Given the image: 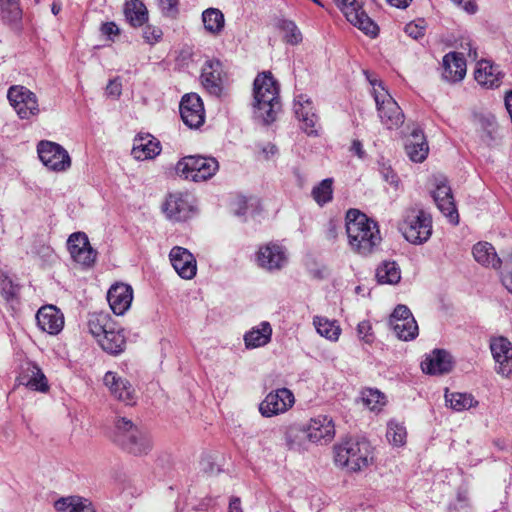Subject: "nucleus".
<instances>
[{
  "instance_id": "1",
  "label": "nucleus",
  "mask_w": 512,
  "mask_h": 512,
  "mask_svg": "<svg viewBox=\"0 0 512 512\" xmlns=\"http://www.w3.org/2000/svg\"><path fill=\"white\" fill-rule=\"evenodd\" d=\"M345 220L348 244L351 249L362 255L371 253L381 241L376 222L358 209H349Z\"/></svg>"
},
{
  "instance_id": "2",
  "label": "nucleus",
  "mask_w": 512,
  "mask_h": 512,
  "mask_svg": "<svg viewBox=\"0 0 512 512\" xmlns=\"http://www.w3.org/2000/svg\"><path fill=\"white\" fill-rule=\"evenodd\" d=\"M373 462V449L367 441L348 439L335 447V463L348 472H361Z\"/></svg>"
},
{
  "instance_id": "3",
  "label": "nucleus",
  "mask_w": 512,
  "mask_h": 512,
  "mask_svg": "<svg viewBox=\"0 0 512 512\" xmlns=\"http://www.w3.org/2000/svg\"><path fill=\"white\" fill-rule=\"evenodd\" d=\"M254 108L266 121L274 120L280 109L279 85L271 72L258 74L253 83Z\"/></svg>"
},
{
  "instance_id": "4",
  "label": "nucleus",
  "mask_w": 512,
  "mask_h": 512,
  "mask_svg": "<svg viewBox=\"0 0 512 512\" xmlns=\"http://www.w3.org/2000/svg\"><path fill=\"white\" fill-rule=\"evenodd\" d=\"M398 229L407 242L413 245H421L432 236V217L421 208H408L399 223Z\"/></svg>"
},
{
  "instance_id": "5",
  "label": "nucleus",
  "mask_w": 512,
  "mask_h": 512,
  "mask_svg": "<svg viewBox=\"0 0 512 512\" xmlns=\"http://www.w3.org/2000/svg\"><path fill=\"white\" fill-rule=\"evenodd\" d=\"M219 169L218 161L213 157L189 155L181 158L176 172L186 180L193 182L205 181L213 177Z\"/></svg>"
},
{
  "instance_id": "6",
  "label": "nucleus",
  "mask_w": 512,
  "mask_h": 512,
  "mask_svg": "<svg viewBox=\"0 0 512 512\" xmlns=\"http://www.w3.org/2000/svg\"><path fill=\"white\" fill-rule=\"evenodd\" d=\"M370 83L373 86L374 99L381 122L388 129L399 127L403 123V114L400 107L385 90L380 81L371 80Z\"/></svg>"
},
{
  "instance_id": "7",
  "label": "nucleus",
  "mask_w": 512,
  "mask_h": 512,
  "mask_svg": "<svg viewBox=\"0 0 512 512\" xmlns=\"http://www.w3.org/2000/svg\"><path fill=\"white\" fill-rule=\"evenodd\" d=\"M337 7L354 27L370 36L378 34L377 24L366 14L362 0H336Z\"/></svg>"
},
{
  "instance_id": "8",
  "label": "nucleus",
  "mask_w": 512,
  "mask_h": 512,
  "mask_svg": "<svg viewBox=\"0 0 512 512\" xmlns=\"http://www.w3.org/2000/svg\"><path fill=\"white\" fill-rule=\"evenodd\" d=\"M37 152L42 164L51 171H65L71 166V158L68 152L55 142L40 141Z\"/></svg>"
},
{
  "instance_id": "9",
  "label": "nucleus",
  "mask_w": 512,
  "mask_h": 512,
  "mask_svg": "<svg viewBox=\"0 0 512 512\" xmlns=\"http://www.w3.org/2000/svg\"><path fill=\"white\" fill-rule=\"evenodd\" d=\"M67 249L73 261L82 268H91L97 259V252L91 246L84 232L72 233L67 240Z\"/></svg>"
},
{
  "instance_id": "10",
  "label": "nucleus",
  "mask_w": 512,
  "mask_h": 512,
  "mask_svg": "<svg viewBox=\"0 0 512 512\" xmlns=\"http://www.w3.org/2000/svg\"><path fill=\"white\" fill-rule=\"evenodd\" d=\"M8 99L17 115L22 119H28L39 113V105L36 95L23 86H13L8 90Z\"/></svg>"
},
{
  "instance_id": "11",
  "label": "nucleus",
  "mask_w": 512,
  "mask_h": 512,
  "mask_svg": "<svg viewBox=\"0 0 512 512\" xmlns=\"http://www.w3.org/2000/svg\"><path fill=\"white\" fill-rule=\"evenodd\" d=\"M103 381L113 398L126 405L136 403V390L126 377L118 372L108 371L105 373Z\"/></svg>"
},
{
  "instance_id": "12",
  "label": "nucleus",
  "mask_w": 512,
  "mask_h": 512,
  "mask_svg": "<svg viewBox=\"0 0 512 512\" xmlns=\"http://www.w3.org/2000/svg\"><path fill=\"white\" fill-rule=\"evenodd\" d=\"M389 324L396 336L404 341L413 340L418 335V325L411 311L398 305L390 316Z\"/></svg>"
},
{
  "instance_id": "13",
  "label": "nucleus",
  "mask_w": 512,
  "mask_h": 512,
  "mask_svg": "<svg viewBox=\"0 0 512 512\" xmlns=\"http://www.w3.org/2000/svg\"><path fill=\"white\" fill-rule=\"evenodd\" d=\"M294 403V394L287 388H280L265 397L259 405V411L265 417H272L285 413Z\"/></svg>"
},
{
  "instance_id": "14",
  "label": "nucleus",
  "mask_w": 512,
  "mask_h": 512,
  "mask_svg": "<svg viewBox=\"0 0 512 512\" xmlns=\"http://www.w3.org/2000/svg\"><path fill=\"white\" fill-rule=\"evenodd\" d=\"M180 115L189 128L196 129L205 121V109L201 98L195 93H189L182 97L180 102Z\"/></svg>"
},
{
  "instance_id": "15",
  "label": "nucleus",
  "mask_w": 512,
  "mask_h": 512,
  "mask_svg": "<svg viewBox=\"0 0 512 512\" xmlns=\"http://www.w3.org/2000/svg\"><path fill=\"white\" fill-rule=\"evenodd\" d=\"M38 328L49 335H58L64 328V314L54 305H44L36 313Z\"/></svg>"
},
{
  "instance_id": "16",
  "label": "nucleus",
  "mask_w": 512,
  "mask_h": 512,
  "mask_svg": "<svg viewBox=\"0 0 512 512\" xmlns=\"http://www.w3.org/2000/svg\"><path fill=\"white\" fill-rule=\"evenodd\" d=\"M305 433L311 442H328L335 436V425L329 416L317 415L309 420Z\"/></svg>"
},
{
  "instance_id": "17",
  "label": "nucleus",
  "mask_w": 512,
  "mask_h": 512,
  "mask_svg": "<svg viewBox=\"0 0 512 512\" xmlns=\"http://www.w3.org/2000/svg\"><path fill=\"white\" fill-rule=\"evenodd\" d=\"M107 300L112 312L117 316H122L131 307L133 289L128 284L116 283L108 290Z\"/></svg>"
},
{
  "instance_id": "18",
  "label": "nucleus",
  "mask_w": 512,
  "mask_h": 512,
  "mask_svg": "<svg viewBox=\"0 0 512 512\" xmlns=\"http://www.w3.org/2000/svg\"><path fill=\"white\" fill-rule=\"evenodd\" d=\"M171 264L177 274L183 279H192L197 272L194 256L183 247H174L169 254Z\"/></svg>"
},
{
  "instance_id": "19",
  "label": "nucleus",
  "mask_w": 512,
  "mask_h": 512,
  "mask_svg": "<svg viewBox=\"0 0 512 512\" xmlns=\"http://www.w3.org/2000/svg\"><path fill=\"white\" fill-rule=\"evenodd\" d=\"M491 353L498 364V373L508 376L512 371V344L505 337H496L490 343Z\"/></svg>"
},
{
  "instance_id": "20",
  "label": "nucleus",
  "mask_w": 512,
  "mask_h": 512,
  "mask_svg": "<svg viewBox=\"0 0 512 512\" xmlns=\"http://www.w3.org/2000/svg\"><path fill=\"white\" fill-rule=\"evenodd\" d=\"M17 380L20 385H24L33 391L46 393L49 390L46 376L34 362H27L22 366V371Z\"/></svg>"
},
{
  "instance_id": "21",
  "label": "nucleus",
  "mask_w": 512,
  "mask_h": 512,
  "mask_svg": "<svg viewBox=\"0 0 512 512\" xmlns=\"http://www.w3.org/2000/svg\"><path fill=\"white\" fill-rule=\"evenodd\" d=\"M433 197L441 213L454 225L459 223V214L453 199L451 188L446 183H440L433 191Z\"/></svg>"
},
{
  "instance_id": "22",
  "label": "nucleus",
  "mask_w": 512,
  "mask_h": 512,
  "mask_svg": "<svg viewBox=\"0 0 512 512\" xmlns=\"http://www.w3.org/2000/svg\"><path fill=\"white\" fill-rule=\"evenodd\" d=\"M452 358L444 350L435 349L426 355L421 363L422 371L429 375H440L449 372L452 369Z\"/></svg>"
},
{
  "instance_id": "23",
  "label": "nucleus",
  "mask_w": 512,
  "mask_h": 512,
  "mask_svg": "<svg viewBox=\"0 0 512 512\" xmlns=\"http://www.w3.org/2000/svg\"><path fill=\"white\" fill-rule=\"evenodd\" d=\"M474 78L481 87L492 89L500 86L502 73L499 68L490 61L481 60L476 64Z\"/></svg>"
},
{
  "instance_id": "24",
  "label": "nucleus",
  "mask_w": 512,
  "mask_h": 512,
  "mask_svg": "<svg viewBox=\"0 0 512 512\" xmlns=\"http://www.w3.org/2000/svg\"><path fill=\"white\" fill-rule=\"evenodd\" d=\"M294 111L302 123V129L309 135L316 134L317 117L311 100L305 95H299L294 101Z\"/></svg>"
},
{
  "instance_id": "25",
  "label": "nucleus",
  "mask_w": 512,
  "mask_h": 512,
  "mask_svg": "<svg viewBox=\"0 0 512 512\" xmlns=\"http://www.w3.org/2000/svg\"><path fill=\"white\" fill-rule=\"evenodd\" d=\"M225 78L226 74L222 64L218 60L207 62L201 74L202 84L207 90L215 94L220 92L221 85L224 83Z\"/></svg>"
},
{
  "instance_id": "26",
  "label": "nucleus",
  "mask_w": 512,
  "mask_h": 512,
  "mask_svg": "<svg viewBox=\"0 0 512 512\" xmlns=\"http://www.w3.org/2000/svg\"><path fill=\"white\" fill-rule=\"evenodd\" d=\"M257 262L267 270L280 269L286 262V256L279 246L268 244L259 248Z\"/></svg>"
},
{
  "instance_id": "27",
  "label": "nucleus",
  "mask_w": 512,
  "mask_h": 512,
  "mask_svg": "<svg viewBox=\"0 0 512 512\" xmlns=\"http://www.w3.org/2000/svg\"><path fill=\"white\" fill-rule=\"evenodd\" d=\"M466 75V62L457 52H450L443 57V77L448 82L461 81Z\"/></svg>"
},
{
  "instance_id": "28",
  "label": "nucleus",
  "mask_w": 512,
  "mask_h": 512,
  "mask_svg": "<svg viewBox=\"0 0 512 512\" xmlns=\"http://www.w3.org/2000/svg\"><path fill=\"white\" fill-rule=\"evenodd\" d=\"M161 151L160 143L151 135L138 136L134 140L132 154L136 160H148Z\"/></svg>"
},
{
  "instance_id": "29",
  "label": "nucleus",
  "mask_w": 512,
  "mask_h": 512,
  "mask_svg": "<svg viewBox=\"0 0 512 512\" xmlns=\"http://www.w3.org/2000/svg\"><path fill=\"white\" fill-rule=\"evenodd\" d=\"M406 152L413 162H422L426 159L429 147L422 131L414 130L406 139Z\"/></svg>"
},
{
  "instance_id": "30",
  "label": "nucleus",
  "mask_w": 512,
  "mask_h": 512,
  "mask_svg": "<svg viewBox=\"0 0 512 512\" xmlns=\"http://www.w3.org/2000/svg\"><path fill=\"white\" fill-rule=\"evenodd\" d=\"M87 326L89 333L99 344L100 340L107 335L108 331L114 328L115 322L107 313H93L89 316Z\"/></svg>"
},
{
  "instance_id": "31",
  "label": "nucleus",
  "mask_w": 512,
  "mask_h": 512,
  "mask_svg": "<svg viewBox=\"0 0 512 512\" xmlns=\"http://www.w3.org/2000/svg\"><path fill=\"white\" fill-rule=\"evenodd\" d=\"M57 512H96L92 502L80 496L62 497L55 501Z\"/></svg>"
},
{
  "instance_id": "32",
  "label": "nucleus",
  "mask_w": 512,
  "mask_h": 512,
  "mask_svg": "<svg viewBox=\"0 0 512 512\" xmlns=\"http://www.w3.org/2000/svg\"><path fill=\"white\" fill-rule=\"evenodd\" d=\"M473 256L483 266L498 268L501 263L494 247L488 242L477 243L473 247Z\"/></svg>"
},
{
  "instance_id": "33",
  "label": "nucleus",
  "mask_w": 512,
  "mask_h": 512,
  "mask_svg": "<svg viewBox=\"0 0 512 512\" xmlns=\"http://www.w3.org/2000/svg\"><path fill=\"white\" fill-rule=\"evenodd\" d=\"M272 335V328L268 322H262L259 328H253L245 334V344L249 348H258L266 345Z\"/></svg>"
},
{
  "instance_id": "34",
  "label": "nucleus",
  "mask_w": 512,
  "mask_h": 512,
  "mask_svg": "<svg viewBox=\"0 0 512 512\" xmlns=\"http://www.w3.org/2000/svg\"><path fill=\"white\" fill-rule=\"evenodd\" d=\"M121 447L130 454L141 456L146 455L152 449V442L147 435L139 430Z\"/></svg>"
},
{
  "instance_id": "35",
  "label": "nucleus",
  "mask_w": 512,
  "mask_h": 512,
  "mask_svg": "<svg viewBox=\"0 0 512 512\" xmlns=\"http://www.w3.org/2000/svg\"><path fill=\"white\" fill-rule=\"evenodd\" d=\"M125 17L132 26L140 27L148 20V10L140 0H131L126 3Z\"/></svg>"
},
{
  "instance_id": "36",
  "label": "nucleus",
  "mask_w": 512,
  "mask_h": 512,
  "mask_svg": "<svg viewBox=\"0 0 512 512\" xmlns=\"http://www.w3.org/2000/svg\"><path fill=\"white\" fill-rule=\"evenodd\" d=\"M313 324L317 333L329 341L335 342L341 335V327L335 320L316 316L313 319Z\"/></svg>"
},
{
  "instance_id": "37",
  "label": "nucleus",
  "mask_w": 512,
  "mask_h": 512,
  "mask_svg": "<svg viewBox=\"0 0 512 512\" xmlns=\"http://www.w3.org/2000/svg\"><path fill=\"white\" fill-rule=\"evenodd\" d=\"M376 279L380 284H397L401 279V270L396 262L384 261L376 269Z\"/></svg>"
},
{
  "instance_id": "38",
  "label": "nucleus",
  "mask_w": 512,
  "mask_h": 512,
  "mask_svg": "<svg viewBox=\"0 0 512 512\" xmlns=\"http://www.w3.org/2000/svg\"><path fill=\"white\" fill-rule=\"evenodd\" d=\"M202 21L205 30L210 34H219L225 26L223 13L216 8H208L202 13Z\"/></svg>"
},
{
  "instance_id": "39",
  "label": "nucleus",
  "mask_w": 512,
  "mask_h": 512,
  "mask_svg": "<svg viewBox=\"0 0 512 512\" xmlns=\"http://www.w3.org/2000/svg\"><path fill=\"white\" fill-rule=\"evenodd\" d=\"M125 337L117 330L116 325L100 340L101 348L110 354H119L125 348Z\"/></svg>"
},
{
  "instance_id": "40",
  "label": "nucleus",
  "mask_w": 512,
  "mask_h": 512,
  "mask_svg": "<svg viewBox=\"0 0 512 512\" xmlns=\"http://www.w3.org/2000/svg\"><path fill=\"white\" fill-rule=\"evenodd\" d=\"M139 429L132 423L131 420L121 417L115 422L112 431V439L119 446L127 442L128 438L138 432Z\"/></svg>"
},
{
  "instance_id": "41",
  "label": "nucleus",
  "mask_w": 512,
  "mask_h": 512,
  "mask_svg": "<svg viewBox=\"0 0 512 512\" xmlns=\"http://www.w3.org/2000/svg\"><path fill=\"white\" fill-rule=\"evenodd\" d=\"M445 401L452 410L457 412H462L478 405L474 397L467 393L446 392Z\"/></svg>"
},
{
  "instance_id": "42",
  "label": "nucleus",
  "mask_w": 512,
  "mask_h": 512,
  "mask_svg": "<svg viewBox=\"0 0 512 512\" xmlns=\"http://www.w3.org/2000/svg\"><path fill=\"white\" fill-rule=\"evenodd\" d=\"M359 402L371 411L380 410L386 403L383 393L377 389L367 388L361 392Z\"/></svg>"
},
{
  "instance_id": "43",
  "label": "nucleus",
  "mask_w": 512,
  "mask_h": 512,
  "mask_svg": "<svg viewBox=\"0 0 512 512\" xmlns=\"http://www.w3.org/2000/svg\"><path fill=\"white\" fill-rule=\"evenodd\" d=\"M312 196L316 203L324 205L331 201L333 196V180L326 178L312 189Z\"/></svg>"
},
{
  "instance_id": "44",
  "label": "nucleus",
  "mask_w": 512,
  "mask_h": 512,
  "mask_svg": "<svg viewBox=\"0 0 512 512\" xmlns=\"http://www.w3.org/2000/svg\"><path fill=\"white\" fill-rule=\"evenodd\" d=\"M386 437L391 445L401 447L407 440L406 428L397 422H390L387 427Z\"/></svg>"
},
{
  "instance_id": "45",
  "label": "nucleus",
  "mask_w": 512,
  "mask_h": 512,
  "mask_svg": "<svg viewBox=\"0 0 512 512\" xmlns=\"http://www.w3.org/2000/svg\"><path fill=\"white\" fill-rule=\"evenodd\" d=\"M282 30L287 43L296 45L301 42L302 34L294 22L285 21L282 24Z\"/></svg>"
},
{
  "instance_id": "46",
  "label": "nucleus",
  "mask_w": 512,
  "mask_h": 512,
  "mask_svg": "<svg viewBox=\"0 0 512 512\" xmlns=\"http://www.w3.org/2000/svg\"><path fill=\"white\" fill-rule=\"evenodd\" d=\"M426 25L424 20L418 19L411 21L405 26V32L413 39H418L424 36Z\"/></svg>"
},
{
  "instance_id": "47",
  "label": "nucleus",
  "mask_w": 512,
  "mask_h": 512,
  "mask_svg": "<svg viewBox=\"0 0 512 512\" xmlns=\"http://www.w3.org/2000/svg\"><path fill=\"white\" fill-rule=\"evenodd\" d=\"M162 35V30L157 26L147 25L143 30V37L150 45L158 43L161 40Z\"/></svg>"
},
{
  "instance_id": "48",
  "label": "nucleus",
  "mask_w": 512,
  "mask_h": 512,
  "mask_svg": "<svg viewBox=\"0 0 512 512\" xmlns=\"http://www.w3.org/2000/svg\"><path fill=\"white\" fill-rule=\"evenodd\" d=\"M357 333L360 339L366 343H371L374 339L372 326L368 321H362L358 324Z\"/></svg>"
},
{
  "instance_id": "49",
  "label": "nucleus",
  "mask_w": 512,
  "mask_h": 512,
  "mask_svg": "<svg viewBox=\"0 0 512 512\" xmlns=\"http://www.w3.org/2000/svg\"><path fill=\"white\" fill-rule=\"evenodd\" d=\"M458 9L468 13H472L476 9V5L473 0H450Z\"/></svg>"
},
{
  "instance_id": "50",
  "label": "nucleus",
  "mask_w": 512,
  "mask_h": 512,
  "mask_svg": "<svg viewBox=\"0 0 512 512\" xmlns=\"http://www.w3.org/2000/svg\"><path fill=\"white\" fill-rule=\"evenodd\" d=\"M180 203L184 204V202L181 199H170L167 203L168 208L171 210L170 216L173 217L175 220H182V216L179 215V207Z\"/></svg>"
},
{
  "instance_id": "51",
  "label": "nucleus",
  "mask_w": 512,
  "mask_h": 512,
  "mask_svg": "<svg viewBox=\"0 0 512 512\" xmlns=\"http://www.w3.org/2000/svg\"><path fill=\"white\" fill-rule=\"evenodd\" d=\"M106 93L111 97H118L121 94V83L110 81L106 87Z\"/></svg>"
},
{
  "instance_id": "52",
  "label": "nucleus",
  "mask_w": 512,
  "mask_h": 512,
  "mask_svg": "<svg viewBox=\"0 0 512 512\" xmlns=\"http://www.w3.org/2000/svg\"><path fill=\"white\" fill-rule=\"evenodd\" d=\"M382 174L386 182L394 186L398 185V178L390 167H383Z\"/></svg>"
},
{
  "instance_id": "53",
  "label": "nucleus",
  "mask_w": 512,
  "mask_h": 512,
  "mask_svg": "<svg viewBox=\"0 0 512 512\" xmlns=\"http://www.w3.org/2000/svg\"><path fill=\"white\" fill-rule=\"evenodd\" d=\"M101 31L104 35L111 36L119 33V29L114 22L104 23L101 27Z\"/></svg>"
},
{
  "instance_id": "54",
  "label": "nucleus",
  "mask_w": 512,
  "mask_h": 512,
  "mask_svg": "<svg viewBox=\"0 0 512 512\" xmlns=\"http://www.w3.org/2000/svg\"><path fill=\"white\" fill-rule=\"evenodd\" d=\"M159 6L164 12H170L177 6V0H159Z\"/></svg>"
},
{
  "instance_id": "55",
  "label": "nucleus",
  "mask_w": 512,
  "mask_h": 512,
  "mask_svg": "<svg viewBox=\"0 0 512 512\" xmlns=\"http://www.w3.org/2000/svg\"><path fill=\"white\" fill-rule=\"evenodd\" d=\"M351 150L358 156V158L362 159L365 155L363 150L362 143L359 140H353Z\"/></svg>"
},
{
  "instance_id": "56",
  "label": "nucleus",
  "mask_w": 512,
  "mask_h": 512,
  "mask_svg": "<svg viewBox=\"0 0 512 512\" xmlns=\"http://www.w3.org/2000/svg\"><path fill=\"white\" fill-rule=\"evenodd\" d=\"M392 7L397 9H405L407 8L412 0H386Z\"/></svg>"
},
{
  "instance_id": "57",
  "label": "nucleus",
  "mask_w": 512,
  "mask_h": 512,
  "mask_svg": "<svg viewBox=\"0 0 512 512\" xmlns=\"http://www.w3.org/2000/svg\"><path fill=\"white\" fill-rule=\"evenodd\" d=\"M502 283L503 285L505 286V288L510 292L512 293V271L505 274L503 277H502Z\"/></svg>"
},
{
  "instance_id": "58",
  "label": "nucleus",
  "mask_w": 512,
  "mask_h": 512,
  "mask_svg": "<svg viewBox=\"0 0 512 512\" xmlns=\"http://www.w3.org/2000/svg\"><path fill=\"white\" fill-rule=\"evenodd\" d=\"M276 152V147L273 144H267L266 147L262 148V154L264 159H268L269 155H274Z\"/></svg>"
},
{
  "instance_id": "59",
  "label": "nucleus",
  "mask_w": 512,
  "mask_h": 512,
  "mask_svg": "<svg viewBox=\"0 0 512 512\" xmlns=\"http://www.w3.org/2000/svg\"><path fill=\"white\" fill-rule=\"evenodd\" d=\"M229 512H242L239 499L232 500L229 505Z\"/></svg>"
},
{
  "instance_id": "60",
  "label": "nucleus",
  "mask_w": 512,
  "mask_h": 512,
  "mask_svg": "<svg viewBox=\"0 0 512 512\" xmlns=\"http://www.w3.org/2000/svg\"><path fill=\"white\" fill-rule=\"evenodd\" d=\"M2 285H3V290L5 289V286H7V285L10 286L9 291L6 292V295H5V298L7 300L10 298H13L16 295V289L12 286V284L10 282L4 281Z\"/></svg>"
},
{
  "instance_id": "61",
  "label": "nucleus",
  "mask_w": 512,
  "mask_h": 512,
  "mask_svg": "<svg viewBox=\"0 0 512 512\" xmlns=\"http://www.w3.org/2000/svg\"><path fill=\"white\" fill-rule=\"evenodd\" d=\"M51 11L54 15L59 14V12L61 11V5L57 2L52 3Z\"/></svg>"
},
{
  "instance_id": "62",
  "label": "nucleus",
  "mask_w": 512,
  "mask_h": 512,
  "mask_svg": "<svg viewBox=\"0 0 512 512\" xmlns=\"http://www.w3.org/2000/svg\"><path fill=\"white\" fill-rule=\"evenodd\" d=\"M469 57L475 60V59L477 58V52H476V50H473V51H472V50H470V51H469Z\"/></svg>"
},
{
  "instance_id": "63",
  "label": "nucleus",
  "mask_w": 512,
  "mask_h": 512,
  "mask_svg": "<svg viewBox=\"0 0 512 512\" xmlns=\"http://www.w3.org/2000/svg\"><path fill=\"white\" fill-rule=\"evenodd\" d=\"M312 1H313L314 3H316V4L320 5V6H322V4H321L318 0H312Z\"/></svg>"
}]
</instances>
